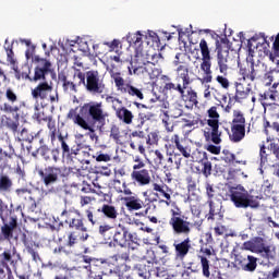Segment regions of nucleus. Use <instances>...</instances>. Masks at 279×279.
<instances>
[{
    "label": "nucleus",
    "mask_w": 279,
    "mask_h": 279,
    "mask_svg": "<svg viewBox=\"0 0 279 279\" xmlns=\"http://www.w3.org/2000/svg\"><path fill=\"white\" fill-rule=\"evenodd\" d=\"M71 51L72 53H77L72 56V82L71 86L75 90L76 86H84L86 84V66H84V58L90 53V48L88 47V41L84 38L77 37L71 40Z\"/></svg>",
    "instance_id": "f257e3e1"
},
{
    "label": "nucleus",
    "mask_w": 279,
    "mask_h": 279,
    "mask_svg": "<svg viewBox=\"0 0 279 279\" xmlns=\"http://www.w3.org/2000/svg\"><path fill=\"white\" fill-rule=\"evenodd\" d=\"M77 110L82 112V110H84V107L80 105L72 108V114L76 116L75 123L78 124L80 128H82L83 130H87L88 132L94 134V132H97V130H101L102 125H106V117H108V113L104 112L101 102L86 105V119L77 114Z\"/></svg>",
    "instance_id": "f03ea898"
},
{
    "label": "nucleus",
    "mask_w": 279,
    "mask_h": 279,
    "mask_svg": "<svg viewBox=\"0 0 279 279\" xmlns=\"http://www.w3.org/2000/svg\"><path fill=\"white\" fill-rule=\"evenodd\" d=\"M227 199L233 203L235 208H258V202L254 201V196L245 189V186L238 184L229 186Z\"/></svg>",
    "instance_id": "7ed1b4c3"
},
{
    "label": "nucleus",
    "mask_w": 279,
    "mask_h": 279,
    "mask_svg": "<svg viewBox=\"0 0 279 279\" xmlns=\"http://www.w3.org/2000/svg\"><path fill=\"white\" fill-rule=\"evenodd\" d=\"M242 250L259 254L266 263L276 260V246L267 244L264 238L255 236L242 244Z\"/></svg>",
    "instance_id": "20e7f679"
},
{
    "label": "nucleus",
    "mask_w": 279,
    "mask_h": 279,
    "mask_svg": "<svg viewBox=\"0 0 279 279\" xmlns=\"http://www.w3.org/2000/svg\"><path fill=\"white\" fill-rule=\"evenodd\" d=\"M186 219L189 218L182 214V209L178 205L174 206V209L170 210L169 226L174 234H184L185 236L191 234V226L193 223Z\"/></svg>",
    "instance_id": "39448f33"
},
{
    "label": "nucleus",
    "mask_w": 279,
    "mask_h": 279,
    "mask_svg": "<svg viewBox=\"0 0 279 279\" xmlns=\"http://www.w3.org/2000/svg\"><path fill=\"white\" fill-rule=\"evenodd\" d=\"M111 80H113L114 86L118 93H121V95H128V97L140 99L141 101L145 99L143 89L132 85V83H126L125 78L121 76L120 72H111Z\"/></svg>",
    "instance_id": "423d86ee"
},
{
    "label": "nucleus",
    "mask_w": 279,
    "mask_h": 279,
    "mask_svg": "<svg viewBox=\"0 0 279 279\" xmlns=\"http://www.w3.org/2000/svg\"><path fill=\"white\" fill-rule=\"evenodd\" d=\"M163 90H175L180 95V99L189 106H197L199 101L197 100V92L191 87V84L182 85L175 83H166Z\"/></svg>",
    "instance_id": "0eeeda50"
},
{
    "label": "nucleus",
    "mask_w": 279,
    "mask_h": 279,
    "mask_svg": "<svg viewBox=\"0 0 279 279\" xmlns=\"http://www.w3.org/2000/svg\"><path fill=\"white\" fill-rule=\"evenodd\" d=\"M85 86L88 93H94L95 95H101L104 90H106V84L104 83V78L99 75V71L89 70L86 72L85 77Z\"/></svg>",
    "instance_id": "6e6552de"
},
{
    "label": "nucleus",
    "mask_w": 279,
    "mask_h": 279,
    "mask_svg": "<svg viewBox=\"0 0 279 279\" xmlns=\"http://www.w3.org/2000/svg\"><path fill=\"white\" fill-rule=\"evenodd\" d=\"M217 64L220 73H228V60H230V48H228V38L216 40Z\"/></svg>",
    "instance_id": "1a4fd4ad"
},
{
    "label": "nucleus",
    "mask_w": 279,
    "mask_h": 279,
    "mask_svg": "<svg viewBox=\"0 0 279 279\" xmlns=\"http://www.w3.org/2000/svg\"><path fill=\"white\" fill-rule=\"evenodd\" d=\"M234 263L238 269L246 271L247 274H254L258 267V258L245 253H238L234 255Z\"/></svg>",
    "instance_id": "9d476101"
},
{
    "label": "nucleus",
    "mask_w": 279,
    "mask_h": 279,
    "mask_svg": "<svg viewBox=\"0 0 279 279\" xmlns=\"http://www.w3.org/2000/svg\"><path fill=\"white\" fill-rule=\"evenodd\" d=\"M173 149L179 151L180 156L183 158H191L193 156V143L187 138L180 137L178 134H173L170 138Z\"/></svg>",
    "instance_id": "9b49d317"
},
{
    "label": "nucleus",
    "mask_w": 279,
    "mask_h": 279,
    "mask_svg": "<svg viewBox=\"0 0 279 279\" xmlns=\"http://www.w3.org/2000/svg\"><path fill=\"white\" fill-rule=\"evenodd\" d=\"M239 75L238 82H255L256 77H258V73L254 68V60H246L243 63H239Z\"/></svg>",
    "instance_id": "f8f14e48"
},
{
    "label": "nucleus",
    "mask_w": 279,
    "mask_h": 279,
    "mask_svg": "<svg viewBox=\"0 0 279 279\" xmlns=\"http://www.w3.org/2000/svg\"><path fill=\"white\" fill-rule=\"evenodd\" d=\"M153 191L156 192L157 197H165L160 199L159 204H166V206H175V202L171 201V195H173V190L169 185L161 183H153Z\"/></svg>",
    "instance_id": "ddd939ff"
},
{
    "label": "nucleus",
    "mask_w": 279,
    "mask_h": 279,
    "mask_svg": "<svg viewBox=\"0 0 279 279\" xmlns=\"http://www.w3.org/2000/svg\"><path fill=\"white\" fill-rule=\"evenodd\" d=\"M113 245H118L119 247H128V239H134V235L130 233L128 228L124 226L119 225V228L114 229L113 231Z\"/></svg>",
    "instance_id": "4468645a"
},
{
    "label": "nucleus",
    "mask_w": 279,
    "mask_h": 279,
    "mask_svg": "<svg viewBox=\"0 0 279 279\" xmlns=\"http://www.w3.org/2000/svg\"><path fill=\"white\" fill-rule=\"evenodd\" d=\"M191 243V238H186L182 241H174L173 247L177 260H184L186 256H189V252L193 250V245Z\"/></svg>",
    "instance_id": "2eb2a0df"
},
{
    "label": "nucleus",
    "mask_w": 279,
    "mask_h": 279,
    "mask_svg": "<svg viewBox=\"0 0 279 279\" xmlns=\"http://www.w3.org/2000/svg\"><path fill=\"white\" fill-rule=\"evenodd\" d=\"M133 271H136L140 278L148 279L151 277V271H155L154 262L141 259L137 264L133 265Z\"/></svg>",
    "instance_id": "dca6fc26"
},
{
    "label": "nucleus",
    "mask_w": 279,
    "mask_h": 279,
    "mask_svg": "<svg viewBox=\"0 0 279 279\" xmlns=\"http://www.w3.org/2000/svg\"><path fill=\"white\" fill-rule=\"evenodd\" d=\"M72 187L81 191V193H90L93 187L88 182H86V175L82 172H72Z\"/></svg>",
    "instance_id": "f3484780"
},
{
    "label": "nucleus",
    "mask_w": 279,
    "mask_h": 279,
    "mask_svg": "<svg viewBox=\"0 0 279 279\" xmlns=\"http://www.w3.org/2000/svg\"><path fill=\"white\" fill-rule=\"evenodd\" d=\"M243 82L238 81L234 83L235 87V95L233 96L234 101L238 104H241L244 101V99H247L250 95H252L254 92L252 90V85L248 83L247 86H243Z\"/></svg>",
    "instance_id": "a211bd4d"
},
{
    "label": "nucleus",
    "mask_w": 279,
    "mask_h": 279,
    "mask_svg": "<svg viewBox=\"0 0 279 279\" xmlns=\"http://www.w3.org/2000/svg\"><path fill=\"white\" fill-rule=\"evenodd\" d=\"M131 180L136 182L140 186H147L151 182V174L149 169L144 168L142 170H133L131 172Z\"/></svg>",
    "instance_id": "6ab92c4d"
},
{
    "label": "nucleus",
    "mask_w": 279,
    "mask_h": 279,
    "mask_svg": "<svg viewBox=\"0 0 279 279\" xmlns=\"http://www.w3.org/2000/svg\"><path fill=\"white\" fill-rule=\"evenodd\" d=\"M39 65L40 68L35 69L34 77L26 75V80H29V82H40V80H45V75L51 68V62L45 59H40Z\"/></svg>",
    "instance_id": "aec40b11"
},
{
    "label": "nucleus",
    "mask_w": 279,
    "mask_h": 279,
    "mask_svg": "<svg viewBox=\"0 0 279 279\" xmlns=\"http://www.w3.org/2000/svg\"><path fill=\"white\" fill-rule=\"evenodd\" d=\"M39 175L44 180V184L49 186L58 182V175H60V170L58 168L48 167L44 171H39Z\"/></svg>",
    "instance_id": "412c9836"
},
{
    "label": "nucleus",
    "mask_w": 279,
    "mask_h": 279,
    "mask_svg": "<svg viewBox=\"0 0 279 279\" xmlns=\"http://www.w3.org/2000/svg\"><path fill=\"white\" fill-rule=\"evenodd\" d=\"M209 213L205 215L207 221H223V213H221V205H216L215 201H207Z\"/></svg>",
    "instance_id": "4be33fe9"
},
{
    "label": "nucleus",
    "mask_w": 279,
    "mask_h": 279,
    "mask_svg": "<svg viewBox=\"0 0 279 279\" xmlns=\"http://www.w3.org/2000/svg\"><path fill=\"white\" fill-rule=\"evenodd\" d=\"M116 117L124 123V125H132L134 122V113L126 107L114 108Z\"/></svg>",
    "instance_id": "5701e85b"
},
{
    "label": "nucleus",
    "mask_w": 279,
    "mask_h": 279,
    "mask_svg": "<svg viewBox=\"0 0 279 279\" xmlns=\"http://www.w3.org/2000/svg\"><path fill=\"white\" fill-rule=\"evenodd\" d=\"M198 158L196 159V162H201L203 165L202 173L205 175V178H208L213 174V162L208 160V153L198 150Z\"/></svg>",
    "instance_id": "b1692460"
},
{
    "label": "nucleus",
    "mask_w": 279,
    "mask_h": 279,
    "mask_svg": "<svg viewBox=\"0 0 279 279\" xmlns=\"http://www.w3.org/2000/svg\"><path fill=\"white\" fill-rule=\"evenodd\" d=\"M51 90H53V87H51L49 83L44 82L32 89V97L33 99H47V96L49 93H51Z\"/></svg>",
    "instance_id": "393cba45"
},
{
    "label": "nucleus",
    "mask_w": 279,
    "mask_h": 279,
    "mask_svg": "<svg viewBox=\"0 0 279 279\" xmlns=\"http://www.w3.org/2000/svg\"><path fill=\"white\" fill-rule=\"evenodd\" d=\"M100 208L104 219H108L109 221H117V219H119V209L117 206L112 204H102Z\"/></svg>",
    "instance_id": "a878e982"
},
{
    "label": "nucleus",
    "mask_w": 279,
    "mask_h": 279,
    "mask_svg": "<svg viewBox=\"0 0 279 279\" xmlns=\"http://www.w3.org/2000/svg\"><path fill=\"white\" fill-rule=\"evenodd\" d=\"M86 239H88V232L86 227L72 228V232H71L72 247L73 245H75V243H84Z\"/></svg>",
    "instance_id": "bb28decb"
},
{
    "label": "nucleus",
    "mask_w": 279,
    "mask_h": 279,
    "mask_svg": "<svg viewBox=\"0 0 279 279\" xmlns=\"http://www.w3.org/2000/svg\"><path fill=\"white\" fill-rule=\"evenodd\" d=\"M128 69L129 75H145V73L151 75V68H149L146 62L134 63L131 61V66H129Z\"/></svg>",
    "instance_id": "cd10ccee"
},
{
    "label": "nucleus",
    "mask_w": 279,
    "mask_h": 279,
    "mask_svg": "<svg viewBox=\"0 0 279 279\" xmlns=\"http://www.w3.org/2000/svg\"><path fill=\"white\" fill-rule=\"evenodd\" d=\"M92 260H93V258H90L86 255H77L73 259V266H72L71 270L72 271H73V269H75V270H80V269L90 270V262Z\"/></svg>",
    "instance_id": "c85d7f7f"
},
{
    "label": "nucleus",
    "mask_w": 279,
    "mask_h": 279,
    "mask_svg": "<svg viewBox=\"0 0 279 279\" xmlns=\"http://www.w3.org/2000/svg\"><path fill=\"white\" fill-rule=\"evenodd\" d=\"M190 68H177L175 69V82L181 84V86H186V84H192L191 75L189 74Z\"/></svg>",
    "instance_id": "c756f323"
},
{
    "label": "nucleus",
    "mask_w": 279,
    "mask_h": 279,
    "mask_svg": "<svg viewBox=\"0 0 279 279\" xmlns=\"http://www.w3.org/2000/svg\"><path fill=\"white\" fill-rule=\"evenodd\" d=\"M87 220L92 226H99V222L104 219V214H101V206L95 209V207H89L86 210Z\"/></svg>",
    "instance_id": "7c9ffc66"
},
{
    "label": "nucleus",
    "mask_w": 279,
    "mask_h": 279,
    "mask_svg": "<svg viewBox=\"0 0 279 279\" xmlns=\"http://www.w3.org/2000/svg\"><path fill=\"white\" fill-rule=\"evenodd\" d=\"M274 161H271V154L267 153V146L263 142L259 144V171L263 173V167L266 165H271Z\"/></svg>",
    "instance_id": "2f4dec72"
},
{
    "label": "nucleus",
    "mask_w": 279,
    "mask_h": 279,
    "mask_svg": "<svg viewBox=\"0 0 279 279\" xmlns=\"http://www.w3.org/2000/svg\"><path fill=\"white\" fill-rule=\"evenodd\" d=\"M213 57H206L202 58V63H201V70L205 73V82L208 84L213 82V71L210 70L213 66Z\"/></svg>",
    "instance_id": "473e14b6"
},
{
    "label": "nucleus",
    "mask_w": 279,
    "mask_h": 279,
    "mask_svg": "<svg viewBox=\"0 0 279 279\" xmlns=\"http://www.w3.org/2000/svg\"><path fill=\"white\" fill-rule=\"evenodd\" d=\"M122 202H124L128 210H141L143 208V202L137 196H125Z\"/></svg>",
    "instance_id": "72a5a7b5"
},
{
    "label": "nucleus",
    "mask_w": 279,
    "mask_h": 279,
    "mask_svg": "<svg viewBox=\"0 0 279 279\" xmlns=\"http://www.w3.org/2000/svg\"><path fill=\"white\" fill-rule=\"evenodd\" d=\"M129 138L131 149H136V144L146 143L147 141L145 131H133L132 133H130Z\"/></svg>",
    "instance_id": "f704fd0d"
},
{
    "label": "nucleus",
    "mask_w": 279,
    "mask_h": 279,
    "mask_svg": "<svg viewBox=\"0 0 279 279\" xmlns=\"http://www.w3.org/2000/svg\"><path fill=\"white\" fill-rule=\"evenodd\" d=\"M231 143H241L245 138V126H232L229 135Z\"/></svg>",
    "instance_id": "c9c22d12"
},
{
    "label": "nucleus",
    "mask_w": 279,
    "mask_h": 279,
    "mask_svg": "<svg viewBox=\"0 0 279 279\" xmlns=\"http://www.w3.org/2000/svg\"><path fill=\"white\" fill-rule=\"evenodd\" d=\"M16 226H17L16 218H11L8 223L1 227V232L4 239H7L8 241L12 239Z\"/></svg>",
    "instance_id": "e433bc0d"
},
{
    "label": "nucleus",
    "mask_w": 279,
    "mask_h": 279,
    "mask_svg": "<svg viewBox=\"0 0 279 279\" xmlns=\"http://www.w3.org/2000/svg\"><path fill=\"white\" fill-rule=\"evenodd\" d=\"M98 233L105 241H112L114 234V227L109 223H102L98 227Z\"/></svg>",
    "instance_id": "4c0bfd02"
},
{
    "label": "nucleus",
    "mask_w": 279,
    "mask_h": 279,
    "mask_svg": "<svg viewBox=\"0 0 279 279\" xmlns=\"http://www.w3.org/2000/svg\"><path fill=\"white\" fill-rule=\"evenodd\" d=\"M190 62H191V56L183 53V52H178L175 54V59L173 61L174 66L177 68H185L190 69Z\"/></svg>",
    "instance_id": "58836bf2"
},
{
    "label": "nucleus",
    "mask_w": 279,
    "mask_h": 279,
    "mask_svg": "<svg viewBox=\"0 0 279 279\" xmlns=\"http://www.w3.org/2000/svg\"><path fill=\"white\" fill-rule=\"evenodd\" d=\"M198 259L201 262V269L204 278H213V274L210 272V269L213 267V264L210 263V259L206 256H198Z\"/></svg>",
    "instance_id": "ea45409f"
},
{
    "label": "nucleus",
    "mask_w": 279,
    "mask_h": 279,
    "mask_svg": "<svg viewBox=\"0 0 279 279\" xmlns=\"http://www.w3.org/2000/svg\"><path fill=\"white\" fill-rule=\"evenodd\" d=\"M88 151H86L82 146H77L75 149H72L71 158L76 159L85 165H88Z\"/></svg>",
    "instance_id": "a19ab883"
},
{
    "label": "nucleus",
    "mask_w": 279,
    "mask_h": 279,
    "mask_svg": "<svg viewBox=\"0 0 279 279\" xmlns=\"http://www.w3.org/2000/svg\"><path fill=\"white\" fill-rule=\"evenodd\" d=\"M245 113H243L241 110H233L231 126L245 128Z\"/></svg>",
    "instance_id": "79ce46f5"
},
{
    "label": "nucleus",
    "mask_w": 279,
    "mask_h": 279,
    "mask_svg": "<svg viewBox=\"0 0 279 279\" xmlns=\"http://www.w3.org/2000/svg\"><path fill=\"white\" fill-rule=\"evenodd\" d=\"M128 43H130V47L140 49V47H143V34H141L138 31L136 33L129 34Z\"/></svg>",
    "instance_id": "37998d69"
},
{
    "label": "nucleus",
    "mask_w": 279,
    "mask_h": 279,
    "mask_svg": "<svg viewBox=\"0 0 279 279\" xmlns=\"http://www.w3.org/2000/svg\"><path fill=\"white\" fill-rule=\"evenodd\" d=\"M205 191L207 195V202H213V199H217V197H219V187L213 183L206 182Z\"/></svg>",
    "instance_id": "c03bdc74"
},
{
    "label": "nucleus",
    "mask_w": 279,
    "mask_h": 279,
    "mask_svg": "<svg viewBox=\"0 0 279 279\" xmlns=\"http://www.w3.org/2000/svg\"><path fill=\"white\" fill-rule=\"evenodd\" d=\"M156 213V205L151 207V205H148L144 211L141 213L142 217H145V219H148L150 223H158V218L154 215Z\"/></svg>",
    "instance_id": "a18cd8bd"
},
{
    "label": "nucleus",
    "mask_w": 279,
    "mask_h": 279,
    "mask_svg": "<svg viewBox=\"0 0 279 279\" xmlns=\"http://www.w3.org/2000/svg\"><path fill=\"white\" fill-rule=\"evenodd\" d=\"M0 128H9V130L16 132V130H19V122L13 121L12 119H10L5 116H2L0 118Z\"/></svg>",
    "instance_id": "49530a36"
},
{
    "label": "nucleus",
    "mask_w": 279,
    "mask_h": 279,
    "mask_svg": "<svg viewBox=\"0 0 279 279\" xmlns=\"http://www.w3.org/2000/svg\"><path fill=\"white\" fill-rule=\"evenodd\" d=\"M205 138L210 140L214 145H220L221 143V132L218 130H214L211 132H205Z\"/></svg>",
    "instance_id": "de8ad7c7"
},
{
    "label": "nucleus",
    "mask_w": 279,
    "mask_h": 279,
    "mask_svg": "<svg viewBox=\"0 0 279 279\" xmlns=\"http://www.w3.org/2000/svg\"><path fill=\"white\" fill-rule=\"evenodd\" d=\"M16 254V247H12V250L4 251L1 255V263L3 267H8V263H12V256Z\"/></svg>",
    "instance_id": "09e8293b"
},
{
    "label": "nucleus",
    "mask_w": 279,
    "mask_h": 279,
    "mask_svg": "<svg viewBox=\"0 0 279 279\" xmlns=\"http://www.w3.org/2000/svg\"><path fill=\"white\" fill-rule=\"evenodd\" d=\"M12 189V180L8 175L0 177V193H8Z\"/></svg>",
    "instance_id": "8fccbe9b"
},
{
    "label": "nucleus",
    "mask_w": 279,
    "mask_h": 279,
    "mask_svg": "<svg viewBox=\"0 0 279 279\" xmlns=\"http://www.w3.org/2000/svg\"><path fill=\"white\" fill-rule=\"evenodd\" d=\"M36 53V47L34 46H31L26 49V52H25V58H26V62L28 64H32L33 62H40V59L36 56H34Z\"/></svg>",
    "instance_id": "3c124183"
},
{
    "label": "nucleus",
    "mask_w": 279,
    "mask_h": 279,
    "mask_svg": "<svg viewBox=\"0 0 279 279\" xmlns=\"http://www.w3.org/2000/svg\"><path fill=\"white\" fill-rule=\"evenodd\" d=\"M74 213L75 217L72 218V226L71 228H85L84 227V217H82V214H80L77 210H72Z\"/></svg>",
    "instance_id": "603ef678"
},
{
    "label": "nucleus",
    "mask_w": 279,
    "mask_h": 279,
    "mask_svg": "<svg viewBox=\"0 0 279 279\" xmlns=\"http://www.w3.org/2000/svg\"><path fill=\"white\" fill-rule=\"evenodd\" d=\"M154 117L153 112H140L138 113V124L136 128L138 130L143 129V125H145L146 121H151V118Z\"/></svg>",
    "instance_id": "864d4df0"
},
{
    "label": "nucleus",
    "mask_w": 279,
    "mask_h": 279,
    "mask_svg": "<svg viewBox=\"0 0 279 279\" xmlns=\"http://www.w3.org/2000/svg\"><path fill=\"white\" fill-rule=\"evenodd\" d=\"M199 50L202 58H213L210 56V47H208V41H206V39H201Z\"/></svg>",
    "instance_id": "5fc2aeb1"
},
{
    "label": "nucleus",
    "mask_w": 279,
    "mask_h": 279,
    "mask_svg": "<svg viewBox=\"0 0 279 279\" xmlns=\"http://www.w3.org/2000/svg\"><path fill=\"white\" fill-rule=\"evenodd\" d=\"M154 163L156 167H167V162L165 161V155L160 150H155Z\"/></svg>",
    "instance_id": "6e6d98bb"
},
{
    "label": "nucleus",
    "mask_w": 279,
    "mask_h": 279,
    "mask_svg": "<svg viewBox=\"0 0 279 279\" xmlns=\"http://www.w3.org/2000/svg\"><path fill=\"white\" fill-rule=\"evenodd\" d=\"M71 162H72L71 173L85 171L86 168L84 167V165H86V163H84L83 161L73 159L71 157Z\"/></svg>",
    "instance_id": "4d7b16f0"
},
{
    "label": "nucleus",
    "mask_w": 279,
    "mask_h": 279,
    "mask_svg": "<svg viewBox=\"0 0 279 279\" xmlns=\"http://www.w3.org/2000/svg\"><path fill=\"white\" fill-rule=\"evenodd\" d=\"M258 38L263 39V45H265V43L269 45V43H267V36L265 35V33H259V35H255L247 40V45H246L247 49H252V43L258 41Z\"/></svg>",
    "instance_id": "13d9d810"
},
{
    "label": "nucleus",
    "mask_w": 279,
    "mask_h": 279,
    "mask_svg": "<svg viewBox=\"0 0 279 279\" xmlns=\"http://www.w3.org/2000/svg\"><path fill=\"white\" fill-rule=\"evenodd\" d=\"M240 175H245L244 172H242L241 169H229L228 171V180H233V182H236L239 180Z\"/></svg>",
    "instance_id": "bf43d9fd"
},
{
    "label": "nucleus",
    "mask_w": 279,
    "mask_h": 279,
    "mask_svg": "<svg viewBox=\"0 0 279 279\" xmlns=\"http://www.w3.org/2000/svg\"><path fill=\"white\" fill-rule=\"evenodd\" d=\"M158 141H160V136L158 135V132H150L148 136L146 137L147 145H158Z\"/></svg>",
    "instance_id": "052dcab7"
},
{
    "label": "nucleus",
    "mask_w": 279,
    "mask_h": 279,
    "mask_svg": "<svg viewBox=\"0 0 279 279\" xmlns=\"http://www.w3.org/2000/svg\"><path fill=\"white\" fill-rule=\"evenodd\" d=\"M269 149H270V151H272V154L277 158V160H279V138L270 142Z\"/></svg>",
    "instance_id": "680f3d73"
},
{
    "label": "nucleus",
    "mask_w": 279,
    "mask_h": 279,
    "mask_svg": "<svg viewBox=\"0 0 279 279\" xmlns=\"http://www.w3.org/2000/svg\"><path fill=\"white\" fill-rule=\"evenodd\" d=\"M182 114H184V110H182V106H180V105L174 106L172 109H170V116L173 119H180V117H182Z\"/></svg>",
    "instance_id": "e2e57ef3"
},
{
    "label": "nucleus",
    "mask_w": 279,
    "mask_h": 279,
    "mask_svg": "<svg viewBox=\"0 0 279 279\" xmlns=\"http://www.w3.org/2000/svg\"><path fill=\"white\" fill-rule=\"evenodd\" d=\"M162 124L167 132H173V130L175 128L173 125V123H171V121H169V116H167V114H166V118L162 119Z\"/></svg>",
    "instance_id": "0e129e2a"
},
{
    "label": "nucleus",
    "mask_w": 279,
    "mask_h": 279,
    "mask_svg": "<svg viewBox=\"0 0 279 279\" xmlns=\"http://www.w3.org/2000/svg\"><path fill=\"white\" fill-rule=\"evenodd\" d=\"M95 202V197L93 196H81L80 197V204L82 207L88 206V204H93Z\"/></svg>",
    "instance_id": "69168bd1"
},
{
    "label": "nucleus",
    "mask_w": 279,
    "mask_h": 279,
    "mask_svg": "<svg viewBox=\"0 0 279 279\" xmlns=\"http://www.w3.org/2000/svg\"><path fill=\"white\" fill-rule=\"evenodd\" d=\"M209 119H219V111H217V106H213L207 110Z\"/></svg>",
    "instance_id": "338daca9"
},
{
    "label": "nucleus",
    "mask_w": 279,
    "mask_h": 279,
    "mask_svg": "<svg viewBox=\"0 0 279 279\" xmlns=\"http://www.w3.org/2000/svg\"><path fill=\"white\" fill-rule=\"evenodd\" d=\"M272 49L276 58H279V33L277 34L275 41L272 44Z\"/></svg>",
    "instance_id": "774afa93"
}]
</instances>
